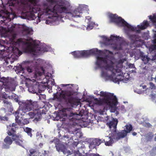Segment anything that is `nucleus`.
<instances>
[{"label":"nucleus","instance_id":"4c0bfd02","mask_svg":"<svg viewBox=\"0 0 156 156\" xmlns=\"http://www.w3.org/2000/svg\"><path fill=\"white\" fill-rule=\"evenodd\" d=\"M0 119L2 121H7L8 120V118L6 116H0Z\"/></svg>","mask_w":156,"mask_h":156},{"label":"nucleus","instance_id":"c85d7f7f","mask_svg":"<svg viewBox=\"0 0 156 156\" xmlns=\"http://www.w3.org/2000/svg\"><path fill=\"white\" fill-rule=\"evenodd\" d=\"M149 87L148 88V90H156V91H155L156 92V86H155V84L151 82H150L149 83Z\"/></svg>","mask_w":156,"mask_h":156},{"label":"nucleus","instance_id":"5fc2aeb1","mask_svg":"<svg viewBox=\"0 0 156 156\" xmlns=\"http://www.w3.org/2000/svg\"><path fill=\"white\" fill-rule=\"evenodd\" d=\"M43 145V144H42L40 143L39 144V146L41 147Z\"/></svg>","mask_w":156,"mask_h":156},{"label":"nucleus","instance_id":"9d476101","mask_svg":"<svg viewBox=\"0 0 156 156\" xmlns=\"http://www.w3.org/2000/svg\"><path fill=\"white\" fill-rule=\"evenodd\" d=\"M85 112L83 110H81L77 113L73 112L70 108H66L63 109L59 114L56 116L55 120H58L61 119V117L65 119L66 117L70 121H74L76 123V121L85 115Z\"/></svg>","mask_w":156,"mask_h":156},{"label":"nucleus","instance_id":"79ce46f5","mask_svg":"<svg viewBox=\"0 0 156 156\" xmlns=\"http://www.w3.org/2000/svg\"><path fill=\"white\" fill-rule=\"evenodd\" d=\"M14 101H15L17 102H18V104L19 105H20H20H21L23 103L25 102V101H23L22 102H19V100H18V99L17 98H15V99H14ZM20 107V106H19V107Z\"/></svg>","mask_w":156,"mask_h":156},{"label":"nucleus","instance_id":"5701e85b","mask_svg":"<svg viewBox=\"0 0 156 156\" xmlns=\"http://www.w3.org/2000/svg\"><path fill=\"white\" fill-rule=\"evenodd\" d=\"M38 92L40 94L42 91H44L46 88V87L43 84L40 83L38 82Z\"/></svg>","mask_w":156,"mask_h":156},{"label":"nucleus","instance_id":"c9c22d12","mask_svg":"<svg viewBox=\"0 0 156 156\" xmlns=\"http://www.w3.org/2000/svg\"><path fill=\"white\" fill-rule=\"evenodd\" d=\"M36 95H38L39 98L40 100H42V99H45L46 95L44 94H41V93L39 94L38 93V94H37Z\"/></svg>","mask_w":156,"mask_h":156},{"label":"nucleus","instance_id":"4468645a","mask_svg":"<svg viewBox=\"0 0 156 156\" xmlns=\"http://www.w3.org/2000/svg\"><path fill=\"white\" fill-rule=\"evenodd\" d=\"M16 59V58H14L13 57L9 58L5 55H0V60L3 62L4 65L5 66L9 65V62L11 64H12Z\"/></svg>","mask_w":156,"mask_h":156},{"label":"nucleus","instance_id":"052dcab7","mask_svg":"<svg viewBox=\"0 0 156 156\" xmlns=\"http://www.w3.org/2000/svg\"><path fill=\"white\" fill-rule=\"evenodd\" d=\"M60 136H61V135H60V134H59V137H60Z\"/></svg>","mask_w":156,"mask_h":156},{"label":"nucleus","instance_id":"58836bf2","mask_svg":"<svg viewBox=\"0 0 156 156\" xmlns=\"http://www.w3.org/2000/svg\"><path fill=\"white\" fill-rule=\"evenodd\" d=\"M35 151L33 149H30L29 150L30 154H29L30 156H31V155L34 153Z\"/></svg>","mask_w":156,"mask_h":156},{"label":"nucleus","instance_id":"412c9836","mask_svg":"<svg viewBox=\"0 0 156 156\" xmlns=\"http://www.w3.org/2000/svg\"><path fill=\"white\" fill-rule=\"evenodd\" d=\"M23 30L26 34H33V30L31 28L26 26L24 24L22 26Z\"/></svg>","mask_w":156,"mask_h":156},{"label":"nucleus","instance_id":"4d7b16f0","mask_svg":"<svg viewBox=\"0 0 156 156\" xmlns=\"http://www.w3.org/2000/svg\"><path fill=\"white\" fill-rule=\"evenodd\" d=\"M153 149H155V150H156V147H154L153 148Z\"/></svg>","mask_w":156,"mask_h":156},{"label":"nucleus","instance_id":"6e6552de","mask_svg":"<svg viewBox=\"0 0 156 156\" xmlns=\"http://www.w3.org/2000/svg\"><path fill=\"white\" fill-rule=\"evenodd\" d=\"M37 102L33 101L31 100H28L20 105V111L24 113L27 112L33 111L26 114L27 116H29L31 118L35 117V120L37 121L40 120L41 115L39 114L37 110Z\"/></svg>","mask_w":156,"mask_h":156},{"label":"nucleus","instance_id":"72a5a7b5","mask_svg":"<svg viewBox=\"0 0 156 156\" xmlns=\"http://www.w3.org/2000/svg\"><path fill=\"white\" fill-rule=\"evenodd\" d=\"M86 153L85 155L83 156L80 153H79V151H74V152L73 153V154L72 156H86Z\"/></svg>","mask_w":156,"mask_h":156},{"label":"nucleus","instance_id":"423d86ee","mask_svg":"<svg viewBox=\"0 0 156 156\" xmlns=\"http://www.w3.org/2000/svg\"><path fill=\"white\" fill-rule=\"evenodd\" d=\"M98 91L95 92V94L100 95L103 97L102 100H99L97 98L94 99L95 103L96 104L102 105L105 104L108 105L110 108V112L113 113L112 116H117L119 113L118 108L116 106L118 103L117 99L113 93H111L101 91L98 93Z\"/></svg>","mask_w":156,"mask_h":156},{"label":"nucleus","instance_id":"bb28decb","mask_svg":"<svg viewBox=\"0 0 156 156\" xmlns=\"http://www.w3.org/2000/svg\"><path fill=\"white\" fill-rule=\"evenodd\" d=\"M24 131L27 133L28 135L30 136V137H32V134L31 133L32 129L29 127H27L24 128Z\"/></svg>","mask_w":156,"mask_h":156},{"label":"nucleus","instance_id":"13d9d810","mask_svg":"<svg viewBox=\"0 0 156 156\" xmlns=\"http://www.w3.org/2000/svg\"><path fill=\"white\" fill-rule=\"evenodd\" d=\"M132 72H135V71H134L133 70H132Z\"/></svg>","mask_w":156,"mask_h":156},{"label":"nucleus","instance_id":"f704fd0d","mask_svg":"<svg viewBox=\"0 0 156 156\" xmlns=\"http://www.w3.org/2000/svg\"><path fill=\"white\" fill-rule=\"evenodd\" d=\"M150 97L151 98L152 101L155 103H156V94H151Z\"/></svg>","mask_w":156,"mask_h":156},{"label":"nucleus","instance_id":"37998d69","mask_svg":"<svg viewBox=\"0 0 156 156\" xmlns=\"http://www.w3.org/2000/svg\"><path fill=\"white\" fill-rule=\"evenodd\" d=\"M51 74L49 73L46 75H44V76H45V78L47 80H48L49 79V78H48V77H51Z\"/></svg>","mask_w":156,"mask_h":156},{"label":"nucleus","instance_id":"f3484780","mask_svg":"<svg viewBox=\"0 0 156 156\" xmlns=\"http://www.w3.org/2000/svg\"><path fill=\"white\" fill-rule=\"evenodd\" d=\"M44 62L41 65L39 66V68L43 69L44 71V72L43 73V75L44 74L46 73H48L47 70L50 69L52 68V66L48 61L45 62L42 60Z\"/></svg>","mask_w":156,"mask_h":156},{"label":"nucleus","instance_id":"20e7f679","mask_svg":"<svg viewBox=\"0 0 156 156\" xmlns=\"http://www.w3.org/2000/svg\"><path fill=\"white\" fill-rule=\"evenodd\" d=\"M108 16L110 19V21L115 23L120 27H123L125 33L131 41V43L134 46H136L138 42H142L140 37L137 34H131L132 32L140 33L141 30L146 29L149 25L148 22L146 20H144L140 24L137 26L129 24L121 17L118 16L116 14L108 13Z\"/></svg>","mask_w":156,"mask_h":156},{"label":"nucleus","instance_id":"e2e57ef3","mask_svg":"<svg viewBox=\"0 0 156 156\" xmlns=\"http://www.w3.org/2000/svg\"><path fill=\"white\" fill-rule=\"evenodd\" d=\"M27 83H26V85H27Z\"/></svg>","mask_w":156,"mask_h":156},{"label":"nucleus","instance_id":"ea45409f","mask_svg":"<svg viewBox=\"0 0 156 156\" xmlns=\"http://www.w3.org/2000/svg\"><path fill=\"white\" fill-rule=\"evenodd\" d=\"M134 92L140 94H141L142 93V91L139 89L134 90Z\"/></svg>","mask_w":156,"mask_h":156},{"label":"nucleus","instance_id":"cd10ccee","mask_svg":"<svg viewBox=\"0 0 156 156\" xmlns=\"http://www.w3.org/2000/svg\"><path fill=\"white\" fill-rule=\"evenodd\" d=\"M3 103L4 104V105L5 107L8 108H11L12 107V103L6 100H4L3 101Z\"/></svg>","mask_w":156,"mask_h":156},{"label":"nucleus","instance_id":"4be33fe9","mask_svg":"<svg viewBox=\"0 0 156 156\" xmlns=\"http://www.w3.org/2000/svg\"><path fill=\"white\" fill-rule=\"evenodd\" d=\"M100 144V143L99 142V140L96 139L92 141L89 144V147L90 149H93L96 146H98Z\"/></svg>","mask_w":156,"mask_h":156},{"label":"nucleus","instance_id":"b1692460","mask_svg":"<svg viewBox=\"0 0 156 156\" xmlns=\"http://www.w3.org/2000/svg\"><path fill=\"white\" fill-rule=\"evenodd\" d=\"M62 139L65 141L67 140L68 141V143L71 140H73V136H71L70 135V133H69V134L64 135L63 136V137L62 138Z\"/></svg>","mask_w":156,"mask_h":156},{"label":"nucleus","instance_id":"8fccbe9b","mask_svg":"<svg viewBox=\"0 0 156 156\" xmlns=\"http://www.w3.org/2000/svg\"><path fill=\"white\" fill-rule=\"evenodd\" d=\"M154 79V78L151 76L150 79V80L151 81H152Z\"/></svg>","mask_w":156,"mask_h":156},{"label":"nucleus","instance_id":"bf43d9fd","mask_svg":"<svg viewBox=\"0 0 156 156\" xmlns=\"http://www.w3.org/2000/svg\"><path fill=\"white\" fill-rule=\"evenodd\" d=\"M40 136H41V137H42V136H41V134H40Z\"/></svg>","mask_w":156,"mask_h":156},{"label":"nucleus","instance_id":"aec40b11","mask_svg":"<svg viewBox=\"0 0 156 156\" xmlns=\"http://www.w3.org/2000/svg\"><path fill=\"white\" fill-rule=\"evenodd\" d=\"M10 14V13L9 12L6 10L2 11L0 12V18L3 20L4 19L9 18Z\"/></svg>","mask_w":156,"mask_h":156},{"label":"nucleus","instance_id":"39448f33","mask_svg":"<svg viewBox=\"0 0 156 156\" xmlns=\"http://www.w3.org/2000/svg\"><path fill=\"white\" fill-rule=\"evenodd\" d=\"M118 123L117 119L112 117V120L107 121V124L108 126L109 130L107 131L105 133L106 139L104 140L106 146H112L114 142V140H118L121 138L126 136L127 133L132 129V126L131 124L126 125L125 127L126 130H124L121 131H116L117 125Z\"/></svg>","mask_w":156,"mask_h":156},{"label":"nucleus","instance_id":"7c9ffc66","mask_svg":"<svg viewBox=\"0 0 156 156\" xmlns=\"http://www.w3.org/2000/svg\"><path fill=\"white\" fill-rule=\"evenodd\" d=\"M19 117H18L17 116L16 117L15 121L16 123L20 126H23V121L21 119H19Z\"/></svg>","mask_w":156,"mask_h":156},{"label":"nucleus","instance_id":"9b49d317","mask_svg":"<svg viewBox=\"0 0 156 156\" xmlns=\"http://www.w3.org/2000/svg\"><path fill=\"white\" fill-rule=\"evenodd\" d=\"M153 43L155 44L152 45L149 48L150 53L147 55H144L142 52H140L141 59L145 64H147L149 62H155L156 60V31L153 30Z\"/></svg>","mask_w":156,"mask_h":156},{"label":"nucleus","instance_id":"e433bc0d","mask_svg":"<svg viewBox=\"0 0 156 156\" xmlns=\"http://www.w3.org/2000/svg\"><path fill=\"white\" fill-rule=\"evenodd\" d=\"M23 141L22 140H16L15 143L17 145H19L20 146H22V145L23 144Z\"/></svg>","mask_w":156,"mask_h":156},{"label":"nucleus","instance_id":"0eeeda50","mask_svg":"<svg viewBox=\"0 0 156 156\" xmlns=\"http://www.w3.org/2000/svg\"><path fill=\"white\" fill-rule=\"evenodd\" d=\"M27 65L26 67L27 71L29 73L33 74V78L37 80L41 79L40 77L45 71L43 69H40L39 66L44 62L41 59H30L24 62Z\"/></svg>","mask_w":156,"mask_h":156},{"label":"nucleus","instance_id":"6ab92c4d","mask_svg":"<svg viewBox=\"0 0 156 156\" xmlns=\"http://www.w3.org/2000/svg\"><path fill=\"white\" fill-rule=\"evenodd\" d=\"M85 22L87 23V29L90 30L93 29L94 23L91 21V18L89 16L86 17Z\"/></svg>","mask_w":156,"mask_h":156},{"label":"nucleus","instance_id":"f8f14e48","mask_svg":"<svg viewBox=\"0 0 156 156\" xmlns=\"http://www.w3.org/2000/svg\"><path fill=\"white\" fill-rule=\"evenodd\" d=\"M54 97L59 100H64L71 108H75L77 106L73 96V94L70 91H62L58 94L57 92L54 94Z\"/></svg>","mask_w":156,"mask_h":156},{"label":"nucleus","instance_id":"a211bd4d","mask_svg":"<svg viewBox=\"0 0 156 156\" xmlns=\"http://www.w3.org/2000/svg\"><path fill=\"white\" fill-rule=\"evenodd\" d=\"M15 67L16 69H15V70L16 73L21 76L24 77L25 75L24 73V69L19 64L16 66Z\"/></svg>","mask_w":156,"mask_h":156},{"label":"nucleus","instance_id":"09e8293b","mask_svg":"<svg viewBox=\"0 0 156 156\" xmlns=\"http://www.w3.org/2000/svg\"><path fill=\"white\" fill-rule=\"evenodd\" d=\"M51 85H52L53 86L55 84V82H54V80L53 81H52L51 82Z\"/></svg>","mask_w":156,"mask_h":156},{"label":"nucleus","instance_id":"603ef678","mask_svg":"<svg viewBox=\"0 0 156 156\" xmlns=\"http://www.w3.org/2000/svg\"><path fill=\"white\" fill-rule=\"evenodd\" d=\"M70 26H72V27H75L76 26L74 24H71Z\"/></svg>","mask_w":156,"mask_h":156},{"label":"nucleus","instance_id":"680f3d73","mask_svg":"<svg viewBox=\"0 0 156 156\" xmlns=\"http://www.w3.org/2000/svg\"><path fill=\"white\" fill-rule=\"evenodd\" d=\"M49 81H48V83L49 82Z\"/></svg>","mask_w":156,"mask_h":156},{"label":"nucleus","instance_id":"393cba45","mask_svg":"<svg viewBox=\"0 0 156 156\" xmlns=\"http://www.w3.org/2000/svg\"><path fill=\"white\" fill-rule=\"evenodd\" d=\"M16 130V128H11L10 130H9L7 133L9 136H12V137H14L16 136L15 133Z\"/></svg>","mask_w":156,"mask_h":156},{"label":"nucleus","instance_id":"c756f323","mask_svg":"<svg viewBox=\"0 0 156 156\" xmlns=\"http://www.w3.org/2000/svg\"><path fill=\"white\" fill-rule=\"evenodd\" d=\"M153 136V134L152 133H149L146 136V140L147 141H150L152 139Z\"/></svg>","mask_w":156,"mask_h":156},{"label":"nucleus","instance_id":"49530a36","mask_svg":"<svg viewBox=\"0 0 156 156\" xmlns=\"http://www.w3.org/2000/svg\"><path fill=\"white\" fill-rule=\"evenodd\" d=\"M12 127H14V128H16L17 126V124L16 123H13L12 124Z\"/></svg>","mask_w":156,"mask_h":156},{"label":"nucleus","instance_id":"de8ad7c7","mask_svg":"<svg viewBox=\"0 0 156 156\" xmlns=\"http://www.w3.org/2000/svg\"><path fill=\"white\" fill-rule=\"evenodd\" d=\"M71 85V84H61V85L62 86V87H66V86H67L68 85ZM71 85H72V84H71Z\"/></svg>","mask_w":156,"mask_h":156},{"label":"nucleus","instance_id":"ddd939ff","mask_svg":"<svg viewBox=\"0 0 156 156\" xmlns=\"http://www.w3.org/2000/svg\"><path fill=\"white\" fill-rule=\"evenodd\" d=\"M50 142L51 143L53 142L55 144V147L58 152H62L63 154L66 155V156H68L69 155L73 154L74 151H70L66 149L64 145L60 143L59 140L58 139L55 138L53 140L51 141Z\"/></svg>","mask_w":156,"mask_h":156},{"label":"nucleus","instance_id":"864d4df0","mask_svg":"<svg viewBox=\"0 0 156 156\" xmlns=\"http://www.w3.org/2000/svg\"><path fill=\"white\" fill-rule=\"evenodd\" d=\"M154 80H155V82L156 83V75L155 77H154Z\"/></svg>","mask_w":156,"mask_h":156},{"label":"nucleus","instance_id":"a18cd8bd","mask_svg":"<svg viewBox=\"0 0 156 156\" xmlns=\"http://www.w3.org/2000/svg\"><path fill=\"white\" fill-rule=\"evenodd\" d=\"M143 89H145L146 91L148 90V88H146V86L144 85L142 86Z\"/></svg>","mask_w":156,"mask_h":156},{"label":"nucleus","instance_id":"69168bd1","mask_svg":"<svg viewBox=\"0 0 156 156\" xmlns=\"http://www.w3.org/2000/svg\"><path fill=\"white\" fill-rule=\"evenodd\" d=\"M3 109L4 110H5V108H3Z\"/></svg>","mask_w":156,"mask_h":156},{"label":"nucleus","instance_id":"0e129e2a","mask_svg":"<svg viewBox=\"0 0 156 156\" xmlns=\"http://www.w3.org/2000/svg\"><path fill=\"white\" fill-rule=\"evenodd\" d=\"M148 94V93L146 94Z\"/></svg>","mask_w":156,"mask_h":156},{"label":"nucleus","instance_id":"a878e982","mask_svg":"<svg viewBox=\"0 0 156 156\" xmlns=\"http://www.w3.org/2000/svg\"><path fill=\"white\" fill-rule=\"evenodd\" d=\"M148 17L152 23H156V13L153 14V15H150Z\"/></svg>","mask_w":156,"mask_h":156},{"label":"nucleus","instance_id":"a19ab883","mask_svg":"<svg viewBox=\"0 0 156 156\" xmlns=\"http://www.w3.org/2000/svg\"><path fill=\"white\" fill-rule=\"evenodd\" d=\"M23 126L25 124H27L29 123V121L27 119H25L23 121Z\"/></svg>","mask_w":156,"mask_h":156},{"label":"nucleus","instance_id":"2f4dec72","mask_svg":"<svg viewBox=\"0 0 156 156\" xmlns=\"http://www.w3.org/2000/svg\"><path fill=\"white\" fill-rule=\"evenodd\" d=\"M80 129H76L73 132V133L75 136H76V137L78 136L80 137V135H79L80 134Z\"/></svg>","mask_w":156,"mask_h":156},{"label":"nucleus","instance_id":"dca6fc26","mask_svg":"<svg viewBox=\"0 0 156 156\" xmlns=\"http://www.w3.org/2000/svg\"><path fill=\"white\" fill-rule=\"evenodd\" d=\"M12 140H16L15 138L7 136L4 140V143L2 145V148L3 149H8L10 147V146L12 144Z\"/></svg>","mask_w":156,"mask_h":156},{"label":"nucleus","instance_id":"f257e3e1","mask_svg":"<svg viewBox=\"0 0 156 156\" xmlns=\"http://www.w3.org/2000/svg\"><path fill=\"white\" fill-rule=\"evenodd\" d=\"M39 0H23V19L34 20V23H38L41 20L46 19L45 23L52 25L58 18H62V14H66L69 19L80 17L78 15L87 12L88 6L80 5L73 8L69 0H46L41 5L38 4Z\"/></svg>","mask_w":156,"mask_h":156},{"label":"nucleus","instance_id":"1a4fd4ad","mask_svg":"<svg viewBox=\"0 0 156 156\" xmlns=\"http://www.w3.org/2000/svg\"><path fill=\"white\" fill-rule=\"evenodd\" d=\"M103 41L101 42L105 45L111 44V47L115 50H120L123 48L124 46L126 43L121 37L115 35H111L109 39L105 36H101Z\"/></svg>","mask_w":156,"mask_h":156},{"label":"nucleus","instance_id":"7ed1b4c3","mask_svg":"<svg viewBox=\"0 0 156 156\" xmlns=\"http://www.w3.org/2000/svg\"><path fill=\"white\" fill-rule=\"evenodd\" d=\"M9 35L12 41L9 47H8V50L17 57L22 54L20 49H23L26 52L34 55H40L45 51H50L51 50L50 46L45 44H38L31 38L27 40L20 39L16 41L14 40L16 34L14 31L10 32Z\"/></svg>","mask_w":156,"mask_h":156},{"label":"nucleus","instance_id":"473e14b6","mask_svg":"<svg viewBox=\"0 0 156 156\" xmlns=\"http://www.w3.org/2000/svg\"><path fill=\"white\" fill-rule=\"evenodd\" d=\"M136 51L135 49H132L129 51V55L131 57H134L135 56Z\"/></svg>","mask_w":156,"mask_h":156},{"label":"nucleus","instance_id":"2eb2a0df","mask_svg":"<svg viewBox=\"0 0 156 156\" xmlns=\"http://www.w3.org/2000/svg\"><path fill=\"white\" fill-rule=\"evenodd\" d=\"M31 81L33 83L31 84L30 86L28 88L29 91L33 94H38V82H36V80L34 79L31 80Z\"/></svg>","mask_w":156,"mask_h":156},{"label":"nucleus","instance_id":"3c124183","mask_svg":"<svg viewBox=\"0 0 156 156\" xmlns=\"http://www.w3.org/2000/svg\"><path fill=\"white\" fill-rule=\"evenodd\" d=\"M137 133H136L135 132H133V133H132V135L134 136H136V135Z\"/></svg>","mask_w":156,"mask_h":156},{"label":"nucleus","instance_id":"c03bdc74","mask_svg":"<svg viewBox=\"0 0 156 156\" xmlns=\"http://www.w3.org/2000/svg\"><path fill=\"white\" fill-rule=\"evenodd\" d=\"M7 97V95L5 93H4L2 95V97L3 98L6 99Z\"/></svg>","mask_w":156,"mask_h":156},{"label":"nucleus","instance_id":"f03ea898","mask_svg":"<svg viewBox=\"0 0 156 156\" xmlns=\"http://www.w3.org/2000/svg\"><path fill=\"white\" fill-rule=\"evenodd\" d=\"M71 54L76 58H86L90 55H96L95 69H101V77L105 81L110 80L119 83L118 77L123 74L121 69H125L127 65L129 68H135L134 64H128L126 57L115 62L112 52L108 50L102 51L95 48L90 50L74 51Z\"/></svg>","mask_w":156,"mask_h":156},{"label":"nucleus","instance_id":"6e6d98bb","mask_svg":"<svg viewBox=\"0 0 156 156\" xmlns=\"http://www.w3.org/2000/svg\"><path fill=\"white\" fill-rule=\"evenodd\" d=\"M111 154L112 155V156L113 155V153L112 152H111Z\"/></svg>","mask_w":156,"mask_h":156}]
</instances>
